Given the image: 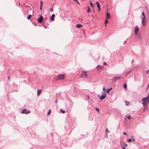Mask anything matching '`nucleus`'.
I'll use <instances>...</instances> for the list:
<instances>
[{"label": "nucleus", "mask_w": 149, "mask_h": 149, "mask_svg": "<svg viewBox=\"0 0 149 149\" xmlns=\"http://www.w3.org/2000/svg\"><path fill=\"white\" fill-rule=\"evenodd\" d=\"M30 111L26 109H24L21 112L22 113H25L26 114L29 113Z\"/></svg>", "instance_id": "nucleus-6"}, {"label": "nucleus", "mask_w": 149, "mask_h": 149, "mask_svg": "<svg viewBox=\"0 0 149 149\" xmlns=\"http://www.w3.org/2000/svg\"><path fill=\"white\" fill-rule=\"evenodd\" d=\"M106 95H102L100 97V100H103L106 97Z\"/></svg>", "instance_id": "nucleus-11"}, {"label": "nucleus", "mask_w": 149, "mask_h": 149, "mask_svg": "<svg viewBox=\"0 0 149 149\" xmlns=\"http://www.w3.org/2000/svg\"><path fill=\"white\" fill-rule=\"evenodd\" d=\"M80 77H81L85 78H87V72H86L82 70V73L81 74Z\"/></svg>", "instance_id": "nucleus-4"}, {"label": "nucleus", "mask_w": 149, "mask_h": 149, "mask_svg": "<svg viewBox=\"0 0 149 149\" xmlns=\"http://www.w3.org/2000/svg\"><path fill=\"white\" fill-rule=\"evenodd\" d=\"M120 144L123 149H125L126 147L127 146V145L125 142L123 141H120Z\"/></svg>", "instance_id": "nucleus-3"}, {"label": "nucleus", "mask_w": 149, "mask_h": 149, "mask_svg": "<svg viewBox=\"0 0 149 149\" xmlns=\"http://www.w3.org/2000/svg\"><path fill=\"white\" fill-rule=\"evenodd\" d=\"M55 102L56 103H57V100H56V101H55Z\"/></svg>", "instance_id": "nucleus-44"}, {"label": "nucleus", "mask_w": 149, "mask_h": 149, "mask_svg": "<svg viewBox=\"0 0 149 149\" xmlns=\"http://www.w3.org/2000/svg\"><path fill=\"white\" fill-rule=\"evenodd\" d=\"M149 73V70H147L146 71V73L147 74H148Z\"/></svg>", "instance_id": "nucleus-40"}, {"label": "nucleus", "mask_w": 149, "mask_h": 149, "mask_svg": "<svg viewBox=\"0 0 149 149\" xmlns=\"http://www.w3.org/2000/svg\"><path fill=\"white\" fill-rule=\"evenodd\" d=\"M139 29L138 26H135V28L134 31H135V34L136 36H137V33L139 31Z\"/></svg>", "instance_id": "nucleus-7"}, {"label": "nucleus", "mask_w": 149, "mask_h": 149, "mask_svg": "<svg viewBox=\"0 0 149 149\" xmlns=\"http://www.w3.org/2000/svg\"><path fill=\"white\" fill-rule=\"evenodd\" d=\"M42 4H43V2H42V1H40V6H42Z\"/></svg>", "instance_id": "nucleus-30"}, {"label": "nucleus", "mask_w": 149, "mask_h": 149, "mask_svg": "<svg viewBox=\"0 0 149 149\" xmlns=\"http://www.w3.org/2000/svg\"><path fill=\"white\" fill-rule=\"evenodd\" d=\"M149 86V84H148V86Z\"/></svg>", "instance_id": "nucleus-48"}, {"label": "nucleus", "mask_w": 149, "mask_h": 149, "mask_svg": "<svg viewBox=\"0 0 149 149\" xmlns=\"http://www.w3.org/2000/svg\"><path fill=\"white\" fill-rule=\"evenodd\" d=\"M110 91L109 89H107V90H106V92L107 93H109Z\"/></svg>", "instance_id": "nucleus-26"}, {"label": "nucleus", "mask_w": 149, "mask_h": 149, "mask_svg": "<svg viewBox=\"0 0 149 149\" xmlns=\"http://www.w3.org/2000/svg\"><path fill=\"white\" fill-rule=\"evenodd\" d=\"M64 74H63L62 75L59 74L58 75L57 77V79L58 80H62L64 79Z\"/></svg>", "instance_id": "nucleus-5"}, {"label": "nucleus", "mask_w": 149, "mask_h": 149, "mask_svg": "<svg viewBox=\"0 0 149 149\" xmlns=\"http://www.w3.org/2000/svg\"><path fill=\"white\" fill-rule=\"evenodd\" d=\"M132 140L134 141H135V140L134 139H133Z\"/></svg>", "instance_id": "nucleus-42"}, {"label": "nucleus", "mask_w": 149, "mask_h": 149, "mask_svg": "<svg viewBox=\"0 0 149 149\" xmlns=\"http://www.w3.org/2000/svg\"><path fill=\"white\" fill-rule=\"evenodd\" d=\"M42 91V90L41 89H38L37 90V95L39 96V95H40L41 92Z\"/></svg>", "instance_id": "nucleus-12"}, {"label": "nucleus", "mask_w": 149, "mask_h": 149, "mask_svg": "<svg viewBox=\"0 0 149 149\" xmlns=\"http://www.w3.org/2000/svg\"><path fill=\"white\" fill-rule=\"evenodd\" d=\"M43 27L45 28H46V27L45 26H43Z\"/></svg>", "instance_id": "nucleus-45"}, {"label": "nucleus", "mask_w": 149, "mask_h": 149, "mask_svg": "<svg viewBox=\"0 0 149 149\" xmlns=\"http://www.w3.org/2000/svg\"><path fill=\"white\" fill-rule=\"evenodd\" d=\"M110 13L107 12V13L106 18L109 19L110 18Z\"/></svg>", "instance_id": "nucleus-14"}, {"label": "nucleus", "mask_w": 149, "mask_h": 149, "mask_svg": "<svg viewBox=\"0 0 149 149\" xmlns=\"http://www.w3.org/2000/svg\"><path fill=\"white\" fill-rule=\"evenodd\" d=\"M43 20L44 22L46 23V20L45 18L43 20V17L41 15L40 16V17L37 19V22L38 23H41L42 21Z\"/></svg>", "instance_id": "nucleus-2"}, {"label": "nucleus", "mask_w": 149, "mask_h": 149, "mask_svg": "<svg viewBox=\"0 0 149 149\" xmlns=\"http://www.w3.org/2000/svg\"><path fill=\"white\" fill-rule=\"evenodd\" d=\"M75 2L77 3L78 4H79L80 3L78 2V0H73Z\"/></svg>", "instance_id": "nucleus-27"}, {"label": "nucleus", "mask_w": 149, "mask_h": 149, "mask_svg": "<svg viewBox=\"0 0 149 149\" xmlns=\"http://www.w3.org/2000/svg\"><path fill=\"white\" fill-rule=\"evenodd\" d=\"M51 111V109H49L48 111V112L47 113V115L48 116L50 114V113Z\"/></svg>", "instance_id": "nucleus-21"}, {"label": "nucleus", "mask_w": 149, "mask_h": 149, "mask_svg": "<svg viewBox=\"0 0 149 149\" xmlns=\"http://www.w3.org/2000/svg\"><path fill=\"white\" fill-rule=\"evenodd\" d=\"M82 26V25L80 24H77L76 25V27L78 28H80Z\"/></svg>", "instance_id": "nucleus-13"}, {"label": "nucleus", "mask_w": 149, "mask_h": 149, "mask_svg": "<svg viewBox=\"0 0 149 149\" xmlns=\"http://www.w3.org/2000/svg\"><path fill=\"white\" fill-rule=\"evenodd\" d=\"M131 116L130 115H127L126 116V118H128L129 120H130L131 119Z\"/></svg>", "instance_id": "nucleus-17"}, {"label": "nucleus", "mask_w": 149, "mask_h": 149, "mask_svg": "<svg viewBox=\"0 0 149 149\" xmlns=\"http://www.w3.org/2000/svg\"><path fill=\"white\" fill-rule=\"evenodd\" d=\"M142 15H143V17H142V18H143L144 19H145V14L144 13V12H143L142 13Z\"/></svg>", "instance_id": "nucleus-28"}, {"label": "nucleus", "mask_w": 149, "mask_h": 149, "mask_svg": "<svg viewBox=\"0 0 149 149\" xmlns=\"http://www.w3.org/2000/svg\"><path fill=\"white\" fill-rule=\"evenodd\" d=\"M102 93H103V95H106V94L105 93V92H104V93H103V92H102Z\"/></svg>", "instance_id": "nucleus-35"}, {"label": "nucleus", "mask_w": 149, "mask_h": 149, "mask_svg": "<svg viewBox=\"0 0 149 149\" xmlns=\"http://www.w3.org/2000/svg\"><path fill=\"white\" fill-rule=\"evenodd\" d=\"M103 68V66H101L100 65H98L97 66V69L98 70H99L100 69H102Z\"/></svg>", "instance_id": "nucleus-10"}, {"label": "nucleus", "mask_w": 149, "mask_h": 149, "mask_svg": "<svg viewBox=\"0 0 149 149\" xmlns=\"http://www.w3.org/2000/svg\"><path fill=\"white\" fill-rule=\"evenodd\" d=\"M90 4L91 5V7L92 8H93V4L92 3V2L91 1H90Z\"/></svg>", "instance_id": "nucleus-24"}, {"label": "nucleus", "mask_w": 149, "mask_h": 149, "mask_svg": "<svg viewBox=\"0 0 149 149\" xmlns=\"http://www.w3.org/2000/svg\"><path fill=\"white\" fill-rule=\"evenodd\" d=\"M98 8V9H99V11H100V7H97Z\"/></svg>", "instance_id": "nucleus-38"}, {"label": "nucleus", "mask_w": 149, "mask_h": 149, "mask_svg": "<svg viewBox=\"0 0 149 149\" xmlns=\"http://www.w3.org/2000/svg\"><path fill=\"white\" fill-rule=\"evenodd\" d=\"M93 11H94V10L93 9Z\"/></svg>", "instance_id": "nucleus-46"}, {"label": "nucleus", "mask_w": 149, "mask_h": 149, "mask_svg": "<svg viewBox=\"0 0 149 149\" xmlns=\"http://www.w3.org/2000/svg\"><path fill=\"white\" fill-rule=\"evenodd\" d=\"M96 4L97 5V7H100V5L98 1L96 2Z\"/></svg>", "instance_id": "nucleus-18"}, {"label": "nucleus", "mask_w": 149, "mask_h": 149, "mask_svg": "<svg viewBox=\"0 0 149 149\" xmlns=\"http://www.w3.org/2000/svg\"><path fill=\"white\" fill-rule=\"evenodd\" d=\"M91 11L90 8L89 6L88 7V9L87 10V12L89 13Z\"/></svg>", "instance_id": "nucleus-20"}, {"label": "nucleus", "mask_w": 149, "mask_h": 149, "mask_svg": "<svg viewBox=\"0 0 149 149\" xmlns=\"http://www.w3.org/2000/svg\"><path fill=\"white\" fill-rule=\"evenodd\" d=\"M142 25L143 26H145L146 25L145 19H144L143 18H142Z\"/></svg>", "instance_id": "nucleus-8"}, {"label": "nucleus", "mask_w": 149, "mask_h": 149, "mask_svg": "<svg viewBox=\"0 0 149 149\" xmlns=\"http://www.w3.org/2000/svg\"><path fill=\"white\" fill-rule=\"evenodd\" d=\"M127 141L130 142H132V140L130 139H128L127 140Z\"/></svg>", "instance_id": "nucleus-32"}, {"label": "nucleus", "mask_w": 149, "mask_h": 149, "mask_svg": "<svg viewBox=\"0 0 149 149\" xmlns=\"http://www.w3.org/2000/svg\"><path fill=\"white\" fill-rule=\"evenodd\" d=\"M109 19L106 18V19L105 20V26H106V24L107 23H108V19Z\"/></svg>", "instance_id": "nucleus-16"}, {"label": "nucleus", "mask_w": 149, "mask_h": 149, "mask_svg": "<svg viewBox=\"0 0 149 149\" xmlns=\"http://www.w3.org/2000/svg\"><path fill=\"white\" fill-rule=\"evenodd\" d=\"M123 88H124L125 89V88H126L127 87V84L126 83L125 84L123 85Z\"/></svg>", "instance_id": "nucleus-23"}, {"label": "nucleus", "mask_w": 149, "mask_h": 149, "mask_svg": "<svg viewBox=\"0 0 149 149\" xmlns=\"http://www.w3.org/2000/svg\"><path fill=\"white\" fill-rule=\"evenodd\" d=\"M149 103V95L146 97L143 98L142 100V103L144 107H146Z\"/></svg>", "instance_id": "nucleus-1"}, {"label": "nucleus", "mask_w": 149, "mask_h": 149, "mask_svg": "<svg viewBox=\"0 0 149 149\" xmlns=\"http://www.w3.org/2000/svg\"><path fill=\"white\" fill-rule=\"evenodd\" d=\"M8 79L9 80V79H10V77H9V76H8Z\"/></svg>", "instance_id": "nucleus-43"}, {"label": "nucleus", "mask_w": 149, "mask_h": 149, "mask_svg": "<svg viewBox=\"0 0 149 149\" xmlns=\"http://www.w3.org/2000/svg\"><path fill=\"white\" fill-rule=\"evenodd\" d=\"M50 11L51 12H53V8H50Z\"/></svg>", "instance_id": "nucleus-29"}, {"label": "nucleus", "mask_w": 149, "mask_h": 149, "mask_svg": "<svg viewBox=\"0 0 149 149\" xmlns=\"http://www.w3.org/2000/svg\"><path fill=\"white\" fill-rule=\"evenodd\" d=\"M125 104L127 106H128L129 105V102L126 101H125Z\"/></svg>", "instance_id": "nucleus-22"}, {"label": "nucleus", "mask_w": 149, "mask_h": 149, "mask_svg": "<svg viewBox=\"0 0 149 149\" xmlns=\"http://www.w3.org/2000/svg\"><path fill=\"white\" fill-rule=\"evenodd\" d=\"M31 15L30 14H29L28 15V17H27V18L28 19H29L31 18Z\"/></svg>", "instance_id": "nucleus-19"}, {"label": "nucleus", "mask_w": 149, "mask_h": 149, "mask_svg": "<svg viewBox=\"0 0 149 149\" xmlns=\"http://www.w3.org/2000/svg\"><path fill=\"white\" fill-rule=\"evenodd\" d=\"M109 90H110V91H111V90H112V87H111L110 88H109Z\"/></svg>", "instance_id": "nucleus-41"}, {"label": "nucleus", "mask_w": 149, "mask_h": 149, "mask_svg": "<svg viewBox=\"0 0 149 149\" xmlns=\"http://www.w3.org/2000/svg\"><path fill=\"white\" fill-rule=\"evenodd\" d=\"M109 132L108 131V129L107 128L106 129V133H108Z\"/></svg>", "instance_id": "nucleus-31"}, {"label": "nucleus", "mask_w": 149, "mask_h": 149, "mask_svg": "<svg viewBox=\"0 0 149 149\" xmlns=\"http://www.w3.org/2000/svg\"><path fill=\"white\" fill-rule=\"evenodd\" d=\"M103 91H104V92H105V87H104L103 88Z\"/></svg>", "instance_id": "nucleus-33"}, {"label": "nucleus", "mask_w": 149, "mask_h": 149, "mask_svg": "<svg viewBox=\"0 0 149 149\" xmlns=\"http://www.w3.org/2000/svg\"><path fill=\"white\" fill-rule=\"evenodd\" d=\"M40 10H42V6H40Z\"/></svg>", "instance_id": "nucleus-37"}, {"label": "nucleus", "mask_w": 149, "mask_h": 149, "mask_svg": "<svg viewBox=\"0 0 149 149\" xmlns=\"http://www.w3.org/2000/svg\"><path fill=\"white\" fill-rule=\"evenodd\" d=\"M103 64L104 65H106L107 64L105 62H104L103 63Z\"/></svg>", "instance_id": "nucleus-39"}, {"label": "nucleus", "mask_w": 149, "mask_h": 149, "mask_svg": "<svg viewBox=\"0 0 149 149\" xmlns=\"http://www.w3.org/2000/svg\"><path fill=\"white\" fill-rule=\"evenodd\" d=\"M60 111H61V113H65V111L64 110H62L61 109H60Z\"/></svg>", "instance_id": "nucleus-25"}, {"label": "nucleus", "mask_w": 149, "mask_h": 149, "mask_svg": "<svg viewBox=\"0 0 149 149\" xmlns=\"http://www.w3.org/2000/svg\"><path fill=\"white\" fill-rule=\"evenodd\" d=\"M121 77H117L113 78V80H118L120 79Z\"/></svg>", "instance_id": "nucleus-15"}, {"label": "nucleus", "mask_w": 149, "mask_h": 149, "mask_svg": "<svg viewBox=\"0 0 149 149\" xmlns=\"http://www.w3.org/2000/svg\"><path fill=\"white\" fill-rule=\"evenodd\" d=\"M123 134H124L125 135H127V134L125 132H123Z\"/></svg>", "instance_id": "nucleus-34"}, {"label": "nucleus", "mask_w": 149, "mask_h": 149, "mask_svg": "<svg viewBox=\"0 0 149 149\" xmlns=\"http://www.w3.org/2000/svg\"><path fill=\"white\" fill-rule=\"evenodd\" d=\"M98 97H99V95H98Z\"/></svg>", "instance_id": "nucleus-47"}, {"label": "nucleus", "mask_w": 149, "mask_h": 149, "mask_svg": "<svg viewBox=\"0 0 149 149\" xmlns=\"http://www.w3.org/2000/svg\"><path fill=\"white\" fill-rule=\"evenodd\" d=\"M96 110L97 111V112H99V109H98V108H96Z\"/></svg>", "instance_id": "nucleus-36"}, {"label": "nucleus", "mask_w": 149, "mask_h": 149, "mask_svg": "<svg viewBox=\"0 0 149 149\" xmlns=\"http://www.w3.org/2000/svg\"><path fill=\"white\" fill-rule=\"evenodd\" d=\"M55 17V15L53 14L52 15L51 17L50 18V19L52 21H54V17Z\"/></svg>", "instance_id": "nucleus-9"}]
</instances>
